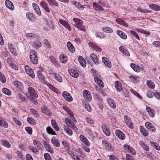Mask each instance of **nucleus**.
Segmentation results:
<instances>
[{
    "label": "nucleus",
    "mask_w": 160,
    "mask_h": 160,
    "mask_svg": "<svg viewBox=\"0 0 160 160\" xmlns=\"http://www.w3.org/2000/svg\"><path fill=\"white\" fill-rule=\"evenodd\" d=\"M28 92H27L26 95L28 99L33 103L36 104L38 102L36 98L38 95L34 89L32 87H30L28 88Z\"/></svg>",
    "instance_id": "obj_1"
},
{
    "label": "nucleus",
    "mask_w": 160,
    "mask_h": 160,
    "mask_svg": "<svg viewBox=\"0 0 160 160\" xmlns=\"http://www.w3.org/2000/svg\"><path fill=\"white\" fill-rule=\"evenodd\" d=\"M30 59L32 63L36 64L38 62V57L35 51L32 50L30 52Z\"/></svg>",
    "instance_id": "obj_2"
},
{
    "label": "nucleus",
    "mask_w": 160,
    "mask_h": 160,
    "mask_svg": "<svg viewBox=\"0 0 160 160\" xmlns=\"http://www.w3.org/2000/svg\"><path fill=\"white\" fill-rule=\"evenodd\" d=\"M73 20L74 26L82 31H84V27L82 25V21L78 18H73Z\"/></svg>",
    "instance_id": "obj_3"
},
{
    "label": "nucleus",
    "mask_w": 160,
    "mask_h": 160,
    "mask_svg": "<svg viewBox=\"0 0 160 160\" xmlns=\"http://www.w3.org/2000/svg\"><path fill=\"white\" fill-rule=\"evenodd\" d=\"M24 68L27 73L32 78H34L35 75L33 70L31 68L27 65H25Z\"/></svg>",
    "instance_id": "obj_4"
},
{
    "label": "nucleus",
    "mask_w": 160,
    "mask_h": 160,
    "mask_svg": "<svg viewBox=\"0 0 160 160\" xmlns=\"http://www.w3.org/2000/svg\"><path fill=\"white\" fill-rule=\"evenodd\" d=\"M71 2L72 4L75 5L76 7L79 10H82L84 8H87L88 7V6L87 5L84 6L80 4L79 2L76 1H72Z\"/></svg>",
    "instance_id": "obj_5"
},
{
    "label": "nucleus",
    "mask_w": 160,
    "mask_h": 160,
    "mask_svg": "<svg viewBox=\"0 0 160 160\" xmlns=\"http://www.w3.org/2000/svg\"><path fill=\"white\" fill-rule=\"evenodd\" d=\"M59 23L68 29L69 31H71L72 30L70 25L66 21L62 19H59Z\"/></svg>",
    "instance_id": "obj_6"
},
{
    "label": "nucleus",
    "mask_w": 160,
    "mask_h": 160,
    "mask_svg": "<svg viewBox=\"0 0 160 160\" xmlns=\"http://www.w3.org/2000/svg\"><path fill=\"white\" fill-rule=\"evenodd\" d=\"M88 45L92 49L97 52H100L102 51L101 49L99 46L92 42H89L88 43Z\"/></svg>",
    "instance_id": "obj_7"
},
{
    "label": "nucleus",
    "mask_w": 160,
    "mask_h": 160,
    "mask_svg": "<svg viewBox=\"0 0 160 160\" xmlns=\"http://www.w3.org/2000/svg\"><path fill=\"white\" fill-rule=\"evenodd\" d=\"M13 84L17 90L22 91L23 90V84L21 82L16 81L13 82Z\"/></svg>",
    "instance_id": "obj_8"
},
{
    "label": "nucleus",
    "mask_w": 160,
    "mask_h": 160,
    "mask_svg": "<svg viewBox=\"0 0 160 160\" xmlns=\"http://www.w3.org/2000/svg\"><path fill=\"white\" fill-rule=\"evenodd\" d=\"M124 121L126 124L131 129L133 128V125L132 122L130 118L127 116H125L124 117Z\"/></svg>",
    "instance_id": "obj_9"
},
{
    "label": "nucleus",
    "mask_w": 160,
    "mask_h": 160,
    "mask_svg": "<svg viewBox=\"0 0 160 160\" xmlns=\"http://www.w3.org/2000/svg\"><path fill=\"white\" fill-rule=\"evenodd\" d=\"M40 5L48 13L50 12L51 9L49 8L48 5L44 1L41 2L40 3Z\"/></svg>",
    "instance_id": "obj_10"
},
{
    "label": "nucleus",
    "mask_w": 160,
    "mask_h": 160,
    "mask_svg": "<svg viewBox=\"0 0 160 160\" xmlns=\"http://www.w3.org/2000/svg\"><path fill=\"white\" fill-rule=\"evenodd\" d=\"M123 148L124 149L127 151L128 152L131 153L132 155H135L136 153L135 151L130 146L125 144L124 145Z\"/></svg>",
    "instance_id": "obj_11"
},
{
    "label": "nucleus",
    "mask_w": 160,
    "mask_h": 160,
    "mask_svg": "<svg viewBox=\"0 0 160 160\" xmlns=\"http://www.w3.org/2000/svg\"><path fill=\"white\" fill-rule=\"evenodd\" d=\"M32 6L36 13L38 16H41V12L38 5L35 3H33Z\"/></svg>",
    "instance_id": "obj_12"
},
{
    "label": "nucleus",
    "mask_w": 160,
    "mask_h": 160,
    "mask_svg": "<svg viewBox=\"0 0 160 160\" xmlns=\"http://www.w3.org/2000/svg\"><path fill=\"white\" fill-rule=\"evenodd\" d=\"M145 126L149 131L152 132H154L155 131L156 129L154 126L150 122H146L145 123Z\"/></svg>",
    "instance_id": "obj_13"
},
{
    "label": "nucleus",
    "mask_w": 160,
    "mask_h": 160,
    "mask_svg": "<svg viewBox=\"0 0 160 160\" xmlns=\"http://www.w3.org/2000/svg\"><path fill=\"white\" fill-rule=\"evenodd\" d=\"M102 129L103 132L107 136H109L110 134V132L108 127L107 125L103 124L102 126Z\"/></svg>",
    "instance_id": "obj_14"
},
{
    "label": "nucleus",
    "mask_w": 160,
    "mask_h": 160,
    "mask_svg": "<svg viewBox=\"0 0 160 160\" xmlns=\"http://www.w3.org/2000/svg\"><path fill=\"white\" fill-rule=\"evenodd\" d=\"M83 95L86 99L88 101L91 100L92 98L90 92L88 91L84 90L83 92Z\"/></svg>",
    "instance_id": "obj_15"
},
{
    "label": "nucleus",
    "mask_w": 160,
    "mask_h": 160,
    "mask_svg": "<svg viewBox=\"0 0 160 160\" xmlns=\"http://www.w3.org/2000/svg\"><path fill=\"white\" fill-rule=\"evenodd\" d=\"M65 122L66 124L69 127H71L74 130L77 131L78 129L76 127L74 124L72 123L68 118H66L65 119Z\"/></svg>",
    "instance_id": "obj_16"
},
{
    "label": "nucleus",
    "mask_w": 160,
    "mask_h": 160,
    "mask_svg": "<svg viewBox=\"0 0 160 160\" xmlns=\"http://www.w3.org/2000/svg\"><path fill=\"white\" fill-rule=\"evenodd\" d=\"M62 96L67 101L69 102L72 101V98L70 94L67 92H64L62 93Z\"/></svg>",
    "instance_id": "obj_17"
},
{
    "label": "nucleus",
    "mask_w": 160,
    "mask_h": 160,
    "mask_svg": "<svg viewBox=\"0 0 160 160\" xmlns=\"http://www.w3.org/2000/svg\"><path fill=\"white\" fill-rule=\"evenodd\" d=\"M115 86L117 91L118 92L121 91L122 89V87L120 82L116 81L115 82Z\"/></svg>",
    "instance_id": "obj_18"
},
{
    "label": "nucleus",
    "mask_w": 160,
    "mask_h": 160,
    "mask_svg": "<svg viewBox=\"0 0 160 160\" xmlns=\"http://www.w3.org/2000/svg\"><path fill=\"white\" fill-rule=\"evenodd\" d=\"M116 136L118 137L119 138L124 140L125 139V135L120 130H116L115 132Z\"/></svg>",
    "instance_id": "obj_19"
},
{
    "label": "nucleus",
    "mask_w": 160,
    "mask_h": 160,
    "mask_svg": "<svg viewBox=\"0 0 160 160\" xmlns=\"http://www.w3.org/2000/svg\"><path fill=\"white\" fill-rule=\"evenodd\" d=\"M81 140L86 145L89 146L90 145V143L86 137L82 135H81L79 136Z\"/></svg>",
    "instance_id": "obj_20"
},
{
    "label": "nucleus",
    "mask_w": 160,
    "mask_h": 160,
    "mask_svg": "<svg viewBox=\"0 0 160 160\" xmlns=\"http://www.w3.org/2000/svg\"><path fill=\"white\" fill-rule=\"evenodd\" d=\"M63 108L67 112V113L66 114L68 115V116L73 120V119L74 118L72 115V113L69 108L66 107H63Z\"/></svg>",
    "instance_id": "obj_21"
},
{
    "label": "nucleus",
    "mask_w": 160,
    "mask_h": 160,
    "mask_svg": "<svg viewBox=\"0 0 160 160\" xmlns=\"http://www.w3.org/2000/svg\"><path fill=\"white\" fill-rule=\"evenodd\" d=\"M5 4L7 8L12 10L14 8V6L12 2L9 0H7L5 2Z\"/></svg>",
    "instance_id": "obj_22"
},
{
    "label": "nucleus",
    "mask_w": 160,
    "mask_h": 160,
    "mask_svg": "<svg viewBox=\"0 0 160 160\" xmlns=\"http://www.w3.org/2000/svg\"><path fill=\"white\" fill-rule=\"evenodd\" d=\"M103 62L108 68L111 67V64L109 59L107 58L103 57L102 58Z\"/></svg>",
    "instance_id": "obj_23"
},
{
    "label": "nucleus",
    "mask_w": 160,
    "mask_h": 160,
    "mask_svg": "<svg viewBox=\"0 0 160 160\" xmlns=\"http://www.w3.org/2000/svg\"><path fill=\"white\" fill-rule=\"evenodd\" d=\"M90 58L92 60L95 64L98 65L99 64L98 59L97 56L93 53H92L90 55Z\"/></svg>",
    "instance_id": "obj_24"
},
{
    "label": "nucleus",
    "mask_w": 160,
    "mask_h": 160,
    "mask_svg": "<svg viewBox=\"0 0 160 160\" xmlns=\"http://www.w3.org/2000/svg\"><path fill=\"white\" fill-rule=\"evenodd\" d=\"M146 109L151 117H154L155 114V112L153 109L151 108L148 107H146Z\"/></svg>",
    "instance_id": "obj_25"
},
{
    "label": "nucleus",
    "mask_w": 160,
    "mask_h": 160,
    "mask_svg": "<svg viewBox=\"0 0 160 160\" xmlns=\"http://www.w3.org/2000/svg\"><path fill=\"white\" fill-rule=\"evenodd\" d=\"M44 145L46 150L47 151L52 153H53L54 152L53 150L51 148L50 145L48 143L46 142L44 143Z\"/></svg>",
    "instance_id": "obj_26"
},
{
    "label": "nucleus",
    "mask_w": 160,
    "mask_h": 160,
    "mask_svg": "<svg viewBox=\"0 0 160 160\" xmlns=\"http://www.w3.org/2000/svg\"><path fill=\"white\" fill-rule=\"evenodd\" d=\"M107 100L108 104L111 108L113 109L116 108V105L113 100L110 98H108L107 99Z\"/></svg>",
    "instance_id": "obj_27"
},
{
    "label": "nucleus",
    "mask_w": 160,
    "mask_h": 160,
    "mask_svg": "<svg viewBox=\"0 0 160 160\" xmlns=\"http://www.w3.org/2000/svg\"><path fill=\"white\" fill-rule=\"evenodd\" d=\"M27 18L29 19L30 20L34 22L35 21V18L33 14L30 12H27L26 14Z\"/></svg>",
    "instance_id": "obj_28"
},
{
    "label": "nucleus",
    "mask_w": 160,
    "mask_h": 160,
    "mask_svg": "<svg viewBox=\"0 0 160 160\" xmlns=\"http://www.w3.org/2000/svg\"><path fill=\"white\" fill-rule=\"evenodd\" d=\"M94 80L95 82L102 87H104V84L102 81L98 77H95Z\"/></svg>",
    "instance_id": "obj_29"
},
{
    "label": "nucleus",
    "mask_w": 160,
    "mask_h": 160,
    "mask_svg": "<svg viewBox=\"0 0 160 160\" xmlns=\"http://www.w3.org/2000/svg\"><path fill=\"white\" fill-rule=\"evenodd\" d=\"M68 72L70 75L73 77L76 78L78 76V72L74 69L69 70Z\"/></svg>",
    "instance_id": "obj_30"
},
{
    "label": "nucleus",
    "mask_w": 160,
    "mask_h": 160,
    "mask_svg": "<svg viewBox=\"0 0 160 160\" xmlns=\"http://www.w3.org/2000/svg\"><path fill=\"white\" fill-rule=\"evenodd\" d=\"M149 7L150 9L154 11H159L160 10V7L158 5L154 4H150Z\"/></svg>",
    "instance_id": "obj_31"
},
{
    "label": "nucleus",
    "mask_w": 160,
    "mask_h": 160,
    "mask_svg": "<svg viewBox=\"0 0 160 160\" xmlns=\"http://www.w3.org/2000/svg\"><path fill=\"white\" fill-rule=\"evenodd\" d=\"M116 21L117 22L121 25H122L125 27H128V24L125 22V21L121 18H118L116 19Z\"/></svg>",
    "instance_id": "obj_32"
},
{
    "label": "nucleus",
    "mask_w": 160,
    "mask_h": 160,
    "mask_svg": "<svg viewBox=\"0 0 160 160\" xmlns=\"http://www.w3.org/2000/svg\"><path fill=\"white\" fill-rule=\"evenodd\" d=\"M78 61L82 67H85L86 66V63L83 57L81 56H79Z\"/></svg>",
    "instance_id": "obj_33"
},
{
    "label": "nucleus",
    "mask_w": 160,
    "mask_h": 160,
    "mask_svg": "<svg viewBox=\"0 0 160 160\" xmlns=\"http://www.w3.org/2000/svg\"><path fill=\"white\" fill-rule=\"evenodd\" d=\"M93 6L94 9L96 10L100 11H102L103 10V8L102 6L96 3H93Z\"/></svg>",
    "instance_id": "obj_34"
},
{
    "label": "nucleus",
    "mask_w": 160,
    "mask_h": 160,
    "mask_svg": "<svg viewBox=\"0 0 160 160\" xmlns=\"http://www.w3.org/2000/svg\"><path fill=\"white\" fill-rule=\"evenodd\" d=\"M51 142L53 145L58 147H59L60 144L58 140L55 137H53L51 140Z\"/></svg>",
    "instance_id": "obj_35"
},
{
    "label": "nucleus",
    "mask_w": 160,
    "mask_h": 160,
    "mask_svg": "<svg viewBox=\"0 0 160 160\" xmlns=\"http://www.w3.org/2000/svg\"><path fill=\"white\" fill-rule=\"evenodd\" d=\"M67 46L69 50L71 52L73 53L75 52V48L72 44L69 42L67 43Z\"/></svg>",
    "instance_id": "obj_36"
},
{
    "label": "nucleus",
    "mask_w": 160,
    "mask_h": 160,
    "mask_svg": "<svg viewBox=\"0 0 160 160\" xmlns=\"http://www.w3.org/2000/svg\"><path fill=\"white\" fill-rule=\"evenodd\" d=\"M49 5L51 6H55L58 7L59 4L55 0H47Z\"/></svg>",
    "instance_id": "obj_37"
},
{
    "label": "nucleus",
    "mask_w": 160,
    "mask_h": 160,
    "mask_svg": "<svg viewBox=\"0 0 160 160\" xmlns=\"http://www.w3.org/2000/svg\"><path fill=\"white\" fill-rule=\"evenodd\" d=\"M140 129L141 132L144 136L146 137L148 136V132L143 127L141 126H140Z\"/></svg>",
    "instance_id": "obj_38"
},
{
    "label": "nucleus",
    "mask_w": 160,
    "mask_h": 160,
    "mask_svg": "<svg viewBox=\"0 0 160 160\" xmlns=\"http://www.w3.org/2000/svg\"><path fill=\"white\" fill-rule=\"evenodd\" d=\"M119 50L122 53L127 56H129L130 54L129 52L126 49L124 48L123 46L120 47L119 48Z\"/></svg>",
    "instance_id": "obj_39"
},
{
    "label": "nucleus",
    "mask_w": 160,
    "mask_h": 160,
    "mask_svg": "<svg viewBox=\"0 0 160 160\" xmlns=\"http://www.w3.org/2000/svg\"><path fill=\"white\" fill-rule=\"evenodd\" d=\"M102 30L104 32L107 33H112L113 32V30L110 27H103Z\"/></svg>",
    "instance_id": "obj_40"
},
{
    "label": "nucleus",
    "mask_w": 160,
    "mask_h": 160,
    "mask_svg": "<svg viewBox=\"0 0 160 160\" xmlns=\"http://www.w3.org/2000/svg\"><path fill=\"white\" fill-rule=\"evenodd\" d=\"M117 34L122 38L126 39L127 38V36L123 32L120 30H118L117 31Z\"/></svg>",
    "instance_id": "obj_41"
},
{
    "label": "nucleus",
    "mask_w": 160,
    "mask_h": 160,
    "mask_svg": "<svg viewBox=\"0 0 160 160\" xmlns=\"http://www.w3.org/2000/svg\"><path fill=\"white\" fill-rule=\"evenodd\" d=\"M95 35L97 37L100 39L104 38L105 37V36L103 33L99 32H95Z\"/></svg>",
    "instance_id": "obj_42"
},
{
    "label": "nucleus",
    "mask_w": 160,
    "mask_h": 160,
    "mask_svg": "<svg viewBox=\"0 0 160 160\" xmlns=\"http://www.w3.org/2000/svg\"><path fill=\"white\" fill-rule=\"evenodd\" d=\"M59 59L61 62L63 63H66L68 59L66 55L64 54H62L60 56Z\"/></svg>",
    "instance_id": "obj_43"
},
{
    "label": "nucleus",
    "mask_w": 160,
    "mask_h": 160,
    "mask_svg": "<svg viewBox=\"0 0 160 160\" xmlns=\"http://www.w3.org/2000/svg\"><path fill=\"white\" fill-rule=\"evenodd\" d=\"M139 144L141 147L144 150L147 151L149 150L148 147L142 141H140L139 142Z\"/></svg>",
    "instance_id": "obj_44"
},
{
    "label": "nucleus",
    "mask_w": 160,
    "mask_h": 160,
    "mask_svg": "<svg viewBox=\"0 0 160 160\" xmlns=\"http://www.w3.org/2000/svg\"><path fill=\"white\" fill-rule=\"evenodd\" d=\"M51 123L52 127L56 131H58L59 130V128L55 121L53 119L52 120H51Z\"/></svg>",
    "instance_id": "obj_45"
},
{
    "label": "nucleus",
    "mask_w": 160,
    "mask_h": 160,
    "mask_svg": "<svg viewBox=\"0 0 160 160\" xmlns=\"http://www.w3.org/2000/svg\"><path fill=\"white\" fill-rule=\"evenodd\" d=\"M37 70V75H38V77L41 79H43V76L42 75V72L43 71V68H38Z\"/></svg>",
    "instance_id": "obj_46"
},
{
    "label": "nucleus",
    "mask_w": 160,
    "mask_h": 160,
    "mask_svg": "<svg viewBox=\"0 0 160 160\" xmlns=\"http://www.w3.org/2000/svg\"><path fill=\"white\" fill-rule=\"evenodd\" d=\"M102 143L106 149L110 150L111 148V144L106 141L103 140L102 141Z\"/></svg>",
    "instance_id": "obj_47"
},
{
    "label": "nucleus",
    "mask_w": 160,
    "mask_h": 160,
    "mask_svg": "<svg viewBox=\"0 0 160 160\" xmlns=\"http://www.w3.org/2000/svg\"><path fill=\"white\" fill-rule=\"evenodd\" d=\"M147 85L150 88L153 89L155 88V85L152 81L148 80L147 82Z\"/></svg>",
    "instance_id": "obj_48"
},
{
    "label": "nucleus",
    "mask_w": 160,
    "mask_h": 160,
    "mask_svg": "<svg viewBox=\"0 0 160 160\" xmlns=\"http://www.w3.org/2000/svg\"><path fill=\"white\" fill-rule=\"evenodd\" d=\"M0 126L7 128L8 126V124L2 118H0Z\"/></svg>",
    "instance_id": "obj_49"
},
{
    "label": "nucleus",
    "mask_w": 160,
    "mask_h": 160,
    "mask_svg": "<svg viewBox=\"0 0 160 160\" xmlns=\"http://www.w3.org/2000/svg\"><path fill=\"white\" fill-rule=\"evenodd\" d=\"M130 66L131 68L135 71L137 72H140L139 68L136 64L134 63H131Z\"/></svg>",
    "instance_id": "obj_50"
},
{
    "label": "nucleus",
    "mask_w": 160,
    "mask_h": 160,
    "mask_svg": "<svg viewBox=\"0 0 160 160\" xmlns=\"http://www.w3.org/2000/svg\"><path fill=\"white\" fill-rule=\"evenodd\" d=\"M63 128L66 132L69 135H71L72 134V130L66 126L64 125Z\"/></svg>",
    "instance_id": "obj_51"
},
{
    "label": "nucleus",
    "mask_w": 160,
    "mask_h": 160,
    "mask_svg": "<svg viewBox=\"0 0 160 160\" xmlns=\"http://www.w3.org/2000/svg\"><path fill=\"white\" fill-rule=\"evenodd\" d=\"M27 121L30 124L34 125L36 123L35 121L32 117H29L27 118Z\"/></svg>",
    "instance_id": "obj_52"
},
{
    "label": "nucleus",
    "mask_w": 160,
    "mask_h": 160,
    "mask_svg": "<svg viewBox=\"0 0 160 160\" xmlns=\"http://www.w3.org/2000/svg\"><path fill=\"white\" fill-rule=\"evenodd\" d=\"M54 78L56 80L59 82H61L62 81V79L60 75L56 73H55L54 74Z\"/></svg>",
    "instance_id": "obj_53"
},
{
    "label": "nucleus",
    "mask_w": 160,
    "mask_h": 160,
    "mask_svg": "<svg viewBox=\"0 0 160 160\" xmlns=\"http://www.w3.org/2000/svg\"><path fill=\"white\" fill-rule=\"evenodd\" d=\"M129 78L132 81L134 82H137L139 81L138 78L136 76H131Z\"/></svg>",
    "instance_id": "obj_54"
},
{
    "label": "nucleus",
    "mask_w": 160,
    "mask_h": 160,
    "mask_svg": "<svg viewBox=\"0 0 160 160\" xmlns=\"http://www.w3.org/2000/svg\"><path fill=\"white\" fill-rule=\"evenodd\" d=\"M150 143L154 148L158 150H160V147L157 143L151 142Z\"/></svg>",
    "instance_id": "obj_55"
},
{
    "label": "nucleus",
    "mask_w": 160,
    "mask_h": 160,
    "mask_svg": "<svg viewBox=\"0 0 160 160\" xmlns=\"http://www.w3.org/2000/svg\"><path fill=\"white\" fill-rule=\"evenodd\" d=\"M47 132L49 134H51L52 135H55L56 134L53 129L50 127H47Z\"/></svg>",
    "instance_id": "obj_56"
},
{
    "label": "nucleus",
    "mask_w": 160,
    "mask_h": 160,
    "mask_svg": "<svg viewBox=\"0 0 160 160\" xmlns=\"http://www.w3.org/2000/svg\"><path fill=\"white\" fill-rule=\"evenodd\" d=\"M2 92L5 94L10 95L11 94V91L7 88H3L2 89Z\"/></svg>",
    "instance_id": "obj_57"
},
{
    "label": "nucleus",
    "mask_w": 160,
    "mask_h": 160,
    "mask_svg": "<svg viewBox=\"0 0 160 160\" xmlns=\"http://www.w3.org/2000/svg\"><path fill=\"white\" fill-rule=\"evenodd\" d=\"M33 144L36 147H36L37 148H41L42 144L40 142L37 140H34Z\"/></svg>",
    "instance_id": "obj_58"
},
{
    "label": "nucleus",
    "mask_w": 160,
    "mask_h": 160,
    "mask_svg": "<svg viewBox=\"0 0 160 160\" xmlns=\"http://www.w3.org/2000/svg\"><path fill=\"white\" fill-rule=\"evenodd\" d=\"M2 144L5 147L9 148L10 147L11 145L10 143L6 141L2 140Z\"/></svg>",
    "instance_id": "obj_59"
},
{
    "label": "nucleus",
    "mask_w": 160,
    "mask_h": 160,
    "mask_svg": "<svg viewBox=\"0 0 160 160\" xmlns=\"http://www.w3.org/2000/svg\"><path fill=\"white\" fill-rule=\"evenodd\" d=\"M84 108L86 109L89 112H91V108L90 107V105L87 102H85L84 103Z\"/></svg>",
    "instance_id": "obj_60"
},
{
    "label": "nucleus",
    "mask_w": 160,
    "mask_h": 160,
    "mask_svg": "<svg viewBox=\"0 0 160 160\" xmlns=\"http://www.w3.org/2000/svg\"><path fill=\"white\" fill-rule=\"evenodd\" d=\"M30 149L32 150V151L34 153L36 154H38L39 149V148H38L36 147H32V148H29Z\"/></svg>",
    "instance_id": "obj_61"
},
{
    "label": "nucleus",
    "mask_w": 160,
    "mask_h": 160,
    "mask_svg": "<svg viewBox=\"0 0 160 160\" xmlns=\"http://www.w3.org/2000/svg\"><path fill=\"white\" fill-rule=\"evenodd\" d=\"M0 81L3 83L6 82L5 77L1 72H0Z\"/></svg>",
    "instance_id": "obj_62"
},
{
    "label": "nucleus",
    "mask_w": 160,
    "mask_h": 160,
    "mask_svg": "<svg viewBox=\"0 0 160 160\" xmlns=\"http://www.w3.org/2000/svg\"><path fill=\"white\" fill-rule=\"evenodd\" d=\"M44 43L45 46L48 48H51V45L47 39H45L44 40Z\"/></svg>",
    "instance_id": "obj_63"
},
{
    "label": "nucleus",
    "mask_w": 160,
    "mask_h": 160,
    "mask_svg": "<svg viewBox=\"0 0 160 160\" xmlns=\"http://www.w3.org/2000/svg\"><path fill=\"white\" fill-rule=\"evenodd\" d=\"M17 155L19 157V158L22 159H25V157H24L23 154L19 151H17Z\"/></svg>",
    "instance_id": "obj_64"
}]
</instances>
